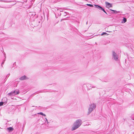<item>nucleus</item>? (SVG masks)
I'll use <instances>...</instances> for the list:
<instances>
[{
  "mask_svg": "<svg viewBox=\"0 0 134 134\" xmlns=\"http://www.w3.org/2000/svg\"><path fill=\"white\" fill-rule=\"evenodd\" d=\"M81 120H79L76 121L74 124V126L72 128V130H74L79 127L81 124Z\"/></svg>",
  "mask_w": 134,
  "mask_h": 134,
  "instance_id": "nucleus-1",
  "label": "nucleus"
},
{
  "mask_svg": "<svg viewBox=\"0 0 134 134\" xmlns=\"http://www.w3.org/2000/svg\"><path fill=\"white\" fill-rule=\"evenodd\" d=\"M94 5L95 6V7L96 8L100 9L101 10H103L106 14H107L104 9L101 7L95 4Z\"/></svg>",
  "mask_w": 134,
  "mask_h": 134,
  "instance_id": "nucleus-2",
  "label": "nucleus"
},
{
  "mask_svg": "<svg viewBox=\"0 0 134 134\" xmlns=\"http://www.w3.org/2000/svg\"><path fill=\"white\" fill-rule=\"evenodd\" d=\"M105 4L107 8H110L112 7V5L108 2H105Z\"/></svg>",
  "mask_w": 134,
  "mask_h": 134,
  "instance_id": "nucleus-3",
  "label": "nucleus"
},
{
  "mask_svg": "<svg viewBox=\"0 0 134 134\" xmlns=\"http://www.w3.org/2000/svg\"><path fill=\"white\" fill-rule=\"evenodd\" d=\"M15 91H14L13 92H11L9 93H8V94L10 96H15L16 95L15 93Z\"/></svg>",
  "mask_w": 134,
  "mask_h": 134,
  "instance_id": "nucleus-4",
  "label": "nucleus"
},
{
  "mask_svg": "<svg viewBox=\"0 0 134 134\" xmlns=\"http://www.w3.org/2000/svg\"><path fill=\"white\" fill-rule=\"evenodd\" d=\"M116 54L114 52H113V55L115 60H117L118 59L116 57Z\"/></svg>",
  "mask_w": 134,
  "mask_h": 134,
  "instance_id": "nucleus-5",
  "label": "nucleus"
},
{
  "mask_svg": "<svg viewBox=\"0 0 134 134\" xmlns=\"http://www.w3.org/2000/svg\"><path fill=\"white\" fill-rule=\"evenodd\" d=\"M26 78V76H22V77H21L20 78V80H25Z\"/></svg>",
  "mask_w": 134,
  "mask_h": 134,
  "instance_id": "nucleus-6",
  "label": "nucleus"
},
{
  "mask_svg": "<svg viewBox=\"0 0 134 134\" xmlns=\"http://www.w3.org/2000/svg\"><path fill=\"white\" fill-rule=\"evenodd\" d=\"M7 129L9 131H12L13 130V129L12 127H9Z\"/></svg>",
  "mask_w": 134,
  "mask_h": 134,
  "instance_id": "nucleus-7",
  "label": "nucleus"
},
{
  "mask_svg": "<svg viewBox=\"0 0 134 134\" xmlns=\"http://www.w3.org/2000/svg\"><path fill=\"white\" fill-rule=\"evenodd\" d=\"M110 10L112 11H113L114 12V13H118V12L116 10H114L111 9H110Z\"/></svg>",
  "mask_w": 134,
  "mask_h": 134,
  "instance_id": "nucleus-8",
  "label": "nucleus"
},
{
  "mask_svg": "<svg viewBox=\"0 0 134 134\" xmlns=\"http://www.w3.org/2000/svg\"><path fill=\"white\" fill-rule=\"evenodd\" d=\"M38 114H41L42 115H43L44 116H46V115L44 114H43V113H42V112L38 113Z\"/></svg>",
  "mask_w": 134,
  "mask_h": 134,
  "instance_id": "nucleus-9",
  "label": "nucleus"
},
{
  "mask_svg": "<svg viewBox=\"0 0 134 134\" xmlns=\"http://www.w3.org/2000/svg\"><path fill=\"white\" fill-rule=\"evenodd\" d=\"M123 21H124V23H125L127 19L126 18H124L123 19Z\"/></svg>",
  "mask_w": 134,
  "mask_h": 134,
  "instance_id": "nucleus-10",
  "label": "nucleus"
},
{
  "mask_svg": "<svg viewBox=\"0 0 134 134\" xmlns=\"http://www.w3.org/2000/svg\"><path fill=\"white\" fill-rule=\"evenodd\" d=\"M86 5L90 7H93V5L92 4H86Z\"/></svg>",
  "mask_w": 134,
  "mask_h": 134,
  "instance_id": "nucleus-11",
  "label": "nucleus"
},
{
  "mask_svg": "<svg viewBox=\"0 0 134 134\" xmlns=\"http://www.w3.org/2000/svg\"><path fill=\"white\" fill-rule=\"evenodd\" d=\"M93 110V109L91 108H90L89 109V111H90V112L91 111H92Z\"/></svg>",
  "mask_w": 134,
  "mask_h": 134,
  "instance_id": "nucleus-12",
  "label": "nucleus"
},
{
  "mask_svg": "<svg viewBox=\"0 0 134 134\" xmlns=\"http://www.w3.org/2000/svg\"><path fill=\"white\" fill-rule=\"evenodd\" d=\"M4 103L3 102H0V106L2 105Z\"/></svg>",
  "mask_w": 134,
  "mask_h": 134,
  "instance_id": "nucleus-13",
  "label": "nucleus"
},
{
  "mask_svg": "<svg viewBox=\"0 0 134 134\" xmlns=\"http://www.w3.org/2000/svg\"><path fill=\"white\" fill-rule=\"evenodd\" d=\"M15 93L16 94H18L19 93V92L18 91H15Z\"/></svg>",
  "mask_w": 134,
  "mask_h": 134,
  "instance_id": "nucleus-14",
  "label": "nucleus"
},
{
  "mask_svg": "<svg viewBox=\"0 0 134 134\" xmlns=\"http://www.w3.org/2000/svg\"><path fill=\"white\" fill-rule=\"evenodd\" d=\"M104 34L107 35H108V34L107 33H106V32H103V33L101 35H103Z\"/></svg>",
  "mask_w": 134,
  "mask_h": 134,
  "instance_id": "nucleus-15",
  "label": "nucleus"
},
{
  "mask_svg": "<svg viewBox=\"0 0 134 134\" xmlns=\"http://www.w3.org/2000/svg\"><path fill=\"white\" fill-rule=\"evenodd\" d=\"M94 108H95V105H94Z\"/></svg>",
  "mask_w": 134,
  "mask_h": 134,
  "instance_id": "nucleus-16",
  "label": "nucleus"
}]
</instances>
